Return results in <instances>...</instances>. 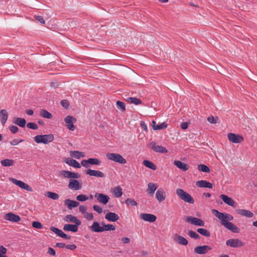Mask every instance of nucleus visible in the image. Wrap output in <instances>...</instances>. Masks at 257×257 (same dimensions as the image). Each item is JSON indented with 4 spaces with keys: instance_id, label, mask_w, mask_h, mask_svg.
Wrapping results in <instances>:
<instances>
[{
    "instance_id": "1",
    "label": "nucleus",
    "mask_w": 257,
    "mask_h": 257,
    "mask_svg": "<svg viewBox=\"0 0 257 257\" xmlns=\"http://www.w3.org/2000/svg\"><path fill=\"white\" fill-rule=\"evenodd\" d=\"M212 212L220 221L221 224L226 228L233 233H238L239 232V228L230 222L233 219L232 215L225 212H220L216 209H213Z\"/></svg>"
},
{
    "instance_id": "2",
    "label": "nucleus",
    "mask_w": 257,
    "mask_h": 257,
    "mask_svg": "<svg viewBox=\"0 0 257 257\" xmlns=\"http://www.w3.org/2000/svg\"><path fill=\"white\" fill-rule=\"evenodd\" d=\"M176 193L177 195L185 202L190 204H193L194 203L193 198L189 193L186 192L182 189H177Z\"/></svg>"
},
{
    "instance_id": "3",
    "label": "nucleus",
    "mask_w": 257,
    "mask_h": 257,
    "mask_svg": "<svg viewBox=\"0 0 257 257\" xmlns=\"http://www.w3.org/2000/svg\"><path fill=\"white\" fill-rule=\"evenodd\" d=\"M106 158L110 161L120 164H125L126 160L119 154L108 153L106 154Z\"/></svg>"
},
{
    "instance_id": "4",
    "label": "nucleus",
    "mask_w": 257,
    "mask_h": 257,
    "mask_svg": "<svg viewBox=\"0 0 257 257\" xmlns=\"http://www.w3.org/2000/svg\"><path fill=\"white\" fill-rule=\"evenodd\" d=\"M54 140V136L52 134L37 135L34 137V140L37 144H48Z\"/></svg>"
},
{
    "instance_id": "5",
    "label": "nucleus",
    "mask_w": 257,
    "mask_h": 257,
    "mask_svg": "<svg viewBox=\"0 0 257 257\" xmlns=\"http://www.w3.org/2000/svg\"><path fill=\"white\" fill-rule=\"evenodd\" d=\"M101 161L97 159V158H89L87 160H82L81 162V165L85 167L88 168L89 167V165H100L101 164Z\"/></svg>"
},
{
    "instance_id": "6",
    "label": "nucleus",
    "mask_w": 257,
    "mask_h": 257,
    "mask_svg": "<svg viewBox=\"0 0 257 257\" xmlns=\"http://www.w3.org/2000/svg\"><path fill=\"white\" fill-rule=\"evenodd\" d=\"M10 180L15 185L19 186L22 189H25L28 191L32 192L33 191V189L31 187L29 186L27 184L25 183V182L20 181L16 179L11 178L10 179Z\"/></svg>"
},
{
    "instance_id": "7",
    "label": "nucleus",
    "mask_w": 257,
    "mask_h": 257,
    "mask_svg": "<svg viewBox=\"0 0 257 257\" xmlns=\"http://www.w3.org/2000/svg\"><path fill=\"white\" fill-rule=\"evenodd\" d=\"M227 137L230 142L235 144L241 143L243 141V138L239 134L228 133Z\"/></svg>"
},
{
    "instance_id": "8",
    "label": "nucleus",
    "mask_w": 257,
    "mask_h": 257,
    "mask_svg": "<svg viewBox=\"0 0 257 257\" xmlns=\"http://www.w3.org/2000/svg\"><path fill=\"white\" fill-rule=\"evenodd\" d=\"M186 220L187 222L196 226H204L205 224L203 220L195 217L188 216Z\"/></svg>"
},
{
    "instance_id": "9",
    "label": "nucleus",
    "mask_w": 257,
    "mask_h": 257,
    "mask_svg": "<svg viewBox=\"0 0 257 257\" xmlns=\"http://www.w3.org/2000/svg\"><path fill=\"white\" fill-rule=\"evenodd\" d=\"M94 197L99 203L104 205L106 204L110 199V198L108 195L99 193H95Z\"/></svg>"
},
{
    "instance_id": "10",
    "label": "nucleus",
    "mask_w": 257,
    "mask_h": 257,
    "mask_svg": "<svg viewBox=\"0 0 257 257\" xmlns=\"http://www.w3.org/2000/svg\"><path fill=\"white\" fill-rule=\"evenodd\" d=\"M64 121L67 124V126L71 131H74L75 128L73 123L76 122V119L71 115H67L64 118Z\"/></svg>"
},
{
    "instance_id": "11",
    "label": "nucleus",
    "mask_w": 257,
    "mask_h": 257,
    "mask_svg": "<svg viewBox=\"0 0 257 257\" xmlns=\"http://www.w3.org/2000/svg\"><path fill=\"white\" fill-rule=\"evenodd\" d=\"M244 243L239 239H229L226 242V244L232 247H241L244 245Z\"/></svg>"
},
{
    "instance_id": "12",
    "label": "nucleus",
    "mask_w": 257,
    "mask_h": 257,
    "mask_svg": "<svg viewBox=\"0 0 257 257\" xmlns=\"http://www.w3.org/2000/svg\"><path fill=\"white\" fill-rule=\"evenodd\" d=\"M68 187L71 190H78L82 188V185L78 180L70 179Z\"/></svg>"
},
{
    "instance_id": "13",
    "label": "nucleus",
    "mask_w": 257,
    "mask_h": 257,
    "mask_svg": "<svg viewBox=\"0 0 257 257\" xmlns=\"http://www.w3.org/2000/svg\"><path fill=\"white\" fill-rule=\"evenodd\" d=\"M140 217L144 221H148L150 222H154L157 219V217L154 214L150 213H141Z\"/></svg>"
},
{
    "instance_id": "14",
    "label": "nucleus",
    "mask_w": 257,
    "mask_h": 257,
    "mask_svg": "<svg viewBox=\"0 0 257 257\" xmlns=\"http://www.w3.org/2000/svg\"><path fill=\"white\" fill-rule=\"evenodd\" d=\"M211 249V247L207 245L197 246L194 248V252L199 254H205L208 250Z\"/></svg>"
},
{
    "instance_id": "15",
    "label": "nucleus",
    "mask_w": 257,
    "mask_h": 257,
    "mask_svg": "<svg viewBox=\"0 0 257 257\" xmlns=\"http://www.w3.org/2000/svg\"><path fill=\"white\" fill-rule=\"evenodd\" d=\"M166 193L164 189L162 188H159L156 192V199L159 202H162L166 199Z\"/></svg>"
},
{
    "instance_id": "16",
    "label": "nucleus",
    "mask_w": 257,
    "mask_h": 257,
    "mask_svg": "<svg viewBox=\"0 0 257 257\" xmlns=\"http://www.w3.org/2000/svg\"><path fill=\"white\" fill-rule=\"evenodd\" d=\"M50 229L52 231L54 232L56 234H57L59 237L67 239L71 238V236L70 235L66 234V233H64L61 230L54 226L50 227Z\"/></svg>"
},
{
    "instance_id": "17",
    "label": "nucleus",
    "mask_w": 257,
    "mask_h": 257,
    "mask_svg": "<svg viewBox=\"0 0 257 257\" xmlns=\"http://www.w3.org/2000/svg\"><path fill=\"white\" fill-rule=\"evenodd\" d=\"M220 197L223 200V201L228 205L233 207H236L235 201L231 197H229L226 195L224 194L221 195Z\"/></svg>"
},
{
    "instance_id": "18",
    "label": "nucleus",
    "mask_w": 257,
    "mask_h": 257,
    "mask_svg": "<svg viewBox=\"0 0 257 257\" xmlns=\"http://www.w3.org/2000/svg\"><path fill=\"white\" fill-rule=\"evenodd\" d=\"M63 220L67 222H74L75 224L81 225V222L78 219L76 216H73L71 214L66 215Z\"/></svg>"
},
{
    "instance_id": "19",
    "label": "nucleus",
    "mask_w": 257,
    "mask_h": 257,
    "mask_svg": "<svg viewBox=\"0 0 257 257\" xmlns=\"http://www.w3.org/2000/svg\"><path fill=\"white\" fill-rule=\"evenodd\" d=\"M5 219L13 222H18L21 220V218L19 215L10 212L6 214Z\"/></svg>"
},
{
    "instance_id": "20",
    "label": "nucleus",
    "mask_w": 257,
    "mask_h": 257,
    "mask_svg": "<svg viewBox=\"0 0 257 257\" xmlns=\"http://www.w3.org/2000/svg\"><path fill=\"white\" fill-rule=\"evenodd\" d=\"M86 174L90 176H94V177H99V178H104L105 177V175L103 172H102L100 171L91 170V169L87 170L86 171Z\"/></svg>"
},
{
    "instance_id": "21",
    "label": "nucleus",
    "mask_w": 257,
    "mask_h": 257,
    "mask_svg": "<svg viewBox=\"0 0 257 257\" xmlns=\"http://www.w3.org/2000/svg\"><path fill=\"white\" fill-rule=\"evenodd\" d=\"M90 230L93 232H102L103 231V226H101L99 222L94 221L89 227Z\"/></svg>"
},
{
    "instance_id": "22",
    "label": "nucleus",
    "mask_w": 257,
    "mask_h": 257,
    "mask_svg": "<svg viewBox=\"0 0 257 257\" xmlns=\"http://www.w3.org/2000/svg\"><path fill=\"white\" fill-rule=\"evenodd\" d=\"M105 218L111 222H115L119 219V216L114 212H108L105 216Z\"/></svg>"
},
{
    "instance_id": "23",
    "label": "nucleus",
    "mask_w": 257,
    "mask_h": 257,
    "mask_svg": "<svg viewBox=\"0 0 257 257\" xmlns=\"http://www.w3.org/2000/svg\"><path fill=\"white\" fill-rule=\"evenodd\" d=\"M173 239L179 244L186 245L188 243L187 240L185 238L177 234H175L174 236Z\"/></svg>"
},
{
    "instance_id": "24",
    "label": "nucleus",
    "mask_w": 257,
    "mask_h": 257,
    "mask_svg": "<svg viewBox=\"0 0 257 257\" xmlns=\"http://www.w3.org/2000/svg\"><path fill=\"white\" fill-rule=\"evenodd\" d=\"M112 194L116 198H119L122 195V189L120 186H117L111 189Z\"/></svg>"
},
{
    "instance_id": "25",
    "label": "nucleus",
    "mask_w": 257,
    "mask_h": 257,
    "mask_svg": "<svg viewBox=\"0 0 257 257\" xmlns=\"http://www.w3.org/2000/svg\"><path fill=\"white\" fill-rule=\"evenodd\" d=\"M80 225L66 224L64 225L63 229L65 231L76 232L78 230V227Z\"/></svg>"
},
{
    "instance_id": "26",
    "label": "nucleus",
    "mask_w": 257,
    "mask_h": 257,
    "mask_svg": "<svg viewBox=\"0 0 257 257\" xmlns=\"http://www.w3.org/2000/svg\"><path fill=\"white\" fill-rule=\"evenodd\" d=\"M196 185L200 188H212L213 187L212 184L206 180L198 181L196 182Z\"/></svg>"
},
{
    "instance_id": "27",
    "label": "nucleus",
    "mask_w": 257,
    "mask_h": 257,
    "mask_svg": "<svg viewBox=\"0 0 257 257\" xmlns=\"http://www.w3.org/2000/svg\"><path fill=\"white\" fill-rule=\"evenodd\" d=\"M13 122L21 127H25L26 124V120L23 118L14 117Z\"/></svg>"
},
{
    "instance_id": "28",
    "label": "nucleus",
    "mask_w": 257,
    "mask_h": 257,
    "mask_svg": "<svg viewBox=\"0 0 257 257\" xmlns=\"http://www.w3.org/2000/svg\"><path fill=\"white\" fill-rule=\"evenodd\" d=\"M65 205L67 206L68 208L71 209L72 208L76 207L79 205V203L77 201L71 200L67 199L65 200Z\"/></svg>"
},
{
    "instance_id": "29",
    "label": "nucleus",
    "mask_w": 257,
    "mask_h": 257,
    "mask_svg": "<svg viewBox=\"0 0 257 257\" xmlns=\"http://www.w3.org/2000/svg\"><path fill=\"white\" fill-rule=\"evenodd\" d=\"M8 118V113L6 109H2L0 111V121L4 126Z\"/></svg>"
},
{
    "instance_id": "30",
    "label": "nucleus",
    "mask_w": 257,
    "mask_h": 257,
    "mask_svg": "<svg viewBox=\"0 0 257 257\" xmlns=\"http://www.w3.org/2000/svg\"><path fill=\"white\" fill-rule=\"evenodd\" d=\"M158 186L153 183H149L148 184V188L147 189V192L151 196H152L155 191L157 190Z\"/></svg>"
},
{
    "instance_id": "31",
    "label": "nucleus",
    "mask_w": 257,
    "mask_h": 257,
    "mask_svg": "<svg viewBox=\"0 0 257 257\" xmlns=\"http://www.w3.org/2000/svg\"><path fill=\"white\" fill-rule=\"evenodd\" d=\"M174 164L177 167H178L180 170H181L183 171H186L187 170H188V168H189L188 167V165L186 164H185L180 161L175 160L174 162Z\"/></svg>"
},
{
    "instance_id": "32",
    "label": "nucleus",
    "mask_w": 257,
    "mask_h": 257,
    "mask_svg": "<svg viewBox=\"0 0 257 257\" xmlns=\"http://www.w3.org/2000/svg\"><path fill=\"white\" fill-rule=\"evenodd\" d=\"M65 163L69 165L70 166L76 168H80L81 165L79 163V162L75 160H73L72 159H67L65 160Z\"/></svg>"
},
{
    "instance_id": "33",
    "label": "nucleus",
    "mask_w": 257,
    "mask_h": 257,
    "mask_svg": "<svg viewBox=\"0 0 257 257\" xmlns=\"http://www.w3.org/2000/svg\"><path fill=\"white\" fill-rule=\"evenodd\" d=\"M236 211L238 214L247 217H252L253 215L252 212L247 210L239 209L237 210Z\"/></svg>"
},
{
    "instance_id": "34",
    "label": "nucleus",
    "mask_w": 257,
    "mask_h": 257,
    "mask_svg": "<svg viewBox=\"0 0 257 257\" xmlns=\"http://www.w3.org/2000/svg\"><path fill=\"white\" fill-rule=\"evenodd\" d=\"M151 149L157 153H166L168 152L167 149L162 146H151Z\"/></svg>"
},
{
    "instance_id": "35",
    "label": "nucleus",
    "mask_w": 257,
    "mask_h": 257,
    "mask_svg": "<svg viewBox=\"0 0 257 257\" xmlns=\"http://www.w3.org/2000/svg\"><path fill=\"white\" fill-rule=\"evenodd\" d=\"M40 115L43 117L49 119L52 118L53 116L52 114L50 112L43 109H40Z\"/></svg>"
},
{
    "instance_id": "36",
    "label": "nucleus",
    "mask_w": 257,
    "mask_h": 257,
    "mask_svg": "<svg viewBox=\"0 0 257 257\" xmlns=\"http://www.w3.org/2000/svg\"><path fill=\"white\" fill-rule=\"evenodd\" d=\"M143 164L146 167H148L153 170H156L157 169L156 166L153 162L148 161V160H144L143 161Z\"/></svg>"
},
{
    "instance_id": "37",
    "label": "nucleus",
    "mask_w": 257,
    "mask_h": 257,
    "mask_svg": "<svg viewBox=\"0 0 257 257\" xmlns=\"http://www.w3.org/2000/svg\"><path fill=\"white\" fill-rule=\"evenodd\" d=\"M126 100L128 102L135 104V105L141 104L142 103V100L137 97H128Z\"/></svg>"
},
{
    "instance_id": "38",
    "label": "nucleus",
    "mask_w": 257,
    "mask_h": 257,
    "mask_svg": "<svg viewBox=\"0 0 257 257\" xmlns=\"http://www.w3.org/2000/svg\"><path fill=\"white\" fill-rule=\"evenodd\" d=\"M70 155L71 157L75 158L76 159H79L81 157H83L84 155L83 154V153L77 151H70Z\"/></svg>"
},
{
    "instance_id": "39",
    "label": "nucleus",
    "mask_w": 257,
    "mask_h": 257,
    "mask_svg": "<svg viewBox=\"0 0 257 257\" xmlns=\"http://www.w3.org/2000/svg\"><path fill=\"white\" fill-rule=\"evenodd\" d=\"M14 163V160L11 159H4L1 161V164L4 167H10L13 165Z\"/></svg>"
},
{
    "instance_id": "40",
    "label": "nucleus",
    "mask_w": 257,
    "mask_h": 257,
    "mask_svg": "<svg viewBox=\"0 0 257 257\" xmlns=\"http://www.w3.org/2000/svg\"><path fill=\"white\" fill-rule=\"evenodd\" d=\"M197 231L202 235L206 237H209L211 234L209 230L203 228H198Z\"/></svg>"
},
{
    "instance_id": "41",
    "label": "nucleus",
    "mask_w": 257,
    "mask_h": 257,
    "mask_svg": "<svg viewBox=\"0 0 257 257\" xmlns=\"http://www.w3.org/2000/svg\"><path fill=\"white\" fill-rule=\"evenodd\" d=\"M101 224L103 226V231L108 230H114L115 229V227L113 225L109 224H105L104 222L101 223Z\"/></svg>"
},
{
    "instance_id": "42",
    "label": "nucleus",
    "mask_w": 257,
    "mask_h": 257,
    "mask_svg": "<svg viewBox=\"0 0 257 257\" xmlns=\"http://www.w3.org/2000/svg\"><path fill=\"white\" fill-rule=\"evenodd\" d=\"M46 196L54 200H58L59 198V195L58 194L50 191L47 192Z\"/></svg>"
},
{
    "instance_id": "43",
    "label": "nucleus",
    "mask_w": 257,
    "mask_h": 257,
    "mask_svg": "<svg viewBox=\"0 0 257 257\" xmlns=\"http://www.w3.org/2000/svg\"><path fill=\"white\" fill-rule=\"evenodd\" d=\"M198 170L199 171H201L205 173H209L210 172V169L205 165L203 164H200L198 165Z\"/></svg>"
},
{
    "instance_id": "44",
    "label": "nucleus",
    "mask_w": 257,
    "mask_h": 257,
    "mask_svg": "<svg viewBox=\"0 0 257 257\" xmlns=\"http://www.w3.org/2000/svg\"><path fill=\"white\" fill-rule=\"evenodd\" d=\"M60 175L65 178L71 179V172L69 171L62 170L60 172Z\"/></svg>"
},
{
    "instance_id": "45",
    "label": "nucleus",
    "mask_w": 257,
    "mask_h": 257,
    "mask_svg": "<svg viewBox=\"0 0 257 257\" xmlns=\"http://www.w3.org/2000/svg\"><path fill=\"white\" fill-rule=\"evenodd\" d=\"M124 203L127 205H131L132 206H137L138 204L137 202L135 200L131 198L126 199L125 200Z\"/></svg>"
},
{
    "instance_id": "46",
    "label": "nucleus",
    "mask_w": 257,
    "mask_h": 257,
    "mask_svg": "<svg viewBox=\"0 0 257 257\" xmlns=\"http://www.w3.org/2000/svg\"><path fill=\"white\" fill-rule=\"evenodd\" d=\"M188 235L191 238L195 239H199L200 238L199 235L193 230H189Z\"/></svg>"
},
{
    "instance_id": "47",
    "label": "nucleus",
    "mask_w": 257,
    "mask_h": 257,
    "mask_svg": "<svg viewBox=\"0 0 257 257\" xmlns=\"http://www.w3.org/2000/svg\"><path fill=\"white\" fill-rule=\"evenodd\" d=\"M116 106L117 108L119 109H120L122 111H125V105L124 102L120 101H117L116 102Z\"/></svg>"
},
{
    "instance_id": "48",
    "label": "nucleus",
    "mask_w": 257,
    "mask_h": 257,
    "mask_svg": "<svg viewBox=\"0 0 257 257\" xmlns=\"http://www.w3.org/2000/svg\"><path fill=\"white\" fill-rule=\"evenodd\" d=\"M168 126L166 122H163L159 124H157L155 126V130H160L166 128Z\"/></svg>"
},
{
    "instance_id": "49",
    "label": "nucleus",
    "mask_w": 257,
    "mask_h": 257,
    "mask_svg": "<svg viewBox=\"0 0 257 257\" xmlns=\"http://www.w3.org/2000/svg\"><path fill=\"white\" fill-rule=\"evenodd\" d=\"M88 197L84 194H80L76 196V199L79 201L84 202L88 200Z\"/></svg>"
},
{
    "instance_id": "50",
    "label": "nucleus",
    "mask_w": 257,
    "mask_h": 257,
    "mask_svg": "<svg viewBox=\"0 0 257 257\" xmlns=\"http://www.w3.org/2000/svg\"><path fill=\"white\" fill-rule=\"evenodd\" d=\"M218 119V118L217 117H214L212 115L209 116L207 118L208 121L212 124H215L217 123V120Z\"/></svg>"
},
{
    "instance_id": "51",
    "label": "nucleus",
    "mask_w": 257,
    "mask_h": 257,
    "mask_svg": "<svg viewBox=\"0 0 257 257\" xmlns=\"http://www.w3.org/2000/svg\"><path fill=\"white\" fill-rule=\"evenodd\" d=\"M27 126L31 129L37 130L38 128V125L34 122H29L27 124Z\"/></svg>"
},
{
    "instance_id": "52",
    "label": "nucleus",
    "mask_w": 257,
    "mask_h": 257,
    "mask_svg": "<svg viewBox=\"0 0 257 257\" xmlns=\"http://www.w3.org/2000/svg\"><path fill=\"white\" fill-rule=\"evenodd\" d=\"M32 226L33 227L38 228V229H41L43 227V225L41 224V223L39 221H34L32 223Z\"/></svg>"
},
{
    "instance_id": "53",
    "label": "nucleus",
    "mask_w": 257,
    "mask_h": 257,
    "mask_svg": "<svg viewBox=\"0 0 257 257\" xmlns=\"http://www.w3.org/2000/svg\"><path fill=\"white\" fill-rule=\"evenodd\" d=\"M61 104L63 107H64L66 109H67L70 105L69 101L66 99L62 100L61 101Z\"/></svg>"
},
{
    "instance_id": "54",
    "label": "nucleus",
    "mask_w": 257,
    "mask_h": 257,
    "mask_svg": "<svg viewBox=\"0 0 257 257\" xmlns=\"http://www.w3.org/2000/svg\"><path fill=\"white\" fill-rule=\"evenodd\" d=\"M93 208L94 210L96 211L99 214H101L103 212L102 208L98 205H94L93 206Z\"/></svg>"
},
{
    "instance_id": "55",
    "label": "nucleus",
    "mask_w": 257,
    "mask_h": 257,
    "mask_svg": "<svg viewBox=\"0 0 257 257\" xmlns=\"http://www.w3.org/2000/svg\"><path fill=\"white\" fill-rule=\"evenodd\" d=\"M84 217L88 220H92L94 218L93 215L92 213L86 212L84 214Z\"/></svg>"
},
{
    "instance_id": "56",
    "label": "nucleus",
    "mask_w": 257,
    "mask_h": 257,
    "mask_svg": "<svg viewBox=\"0 0 257 257\" xmlns=\"http://www.w3.org/2000/svg\"><path fill=\"white\" fill-rule=\"evenodd\" d=\"M23 141L22 139H14L10 142L11 145H18L19 143Z\"/></svg>"
},
{
    "instance_id": "57",
    "label": "nucleus",
    "mask_w": 257,
    "mask_h": 257,
    "mask_svg": "<svg viewBox=\"0 0 257 257\" xmlns=\"http://www.w3.org/2000/svg\"><path fill=\"white\" fill-rule=\"evenodd\" d=\"M81 176L79 173L71 172V179H78Z\"/></svg>"
},
{
    "instance_id": "58",
    "label": "nucleus",
    "mask_w": 257,
    "mask_h": 257,
    "mask_svg": "<svg viewBox=\"0 0 257 257\" xmlns=\"http://www.w3.org/2000/svg\"><path fill=\"white\" fill-rule=\"evenodd\" d=\"M10 130L13 134H16L18 132L19 128L15 125H12L10 127Z\"/></svg>"
},
{
    "instance_id": "59",
    "label": "nucleus",
    "mask_w": 257,
    "mask_h": 257,
    "mask_svg": "<svg viewBox=\"0 0 257 257\" xmlns=\"http://www.w3.org/2000/svg\"><path fill=\"white\" fill-rule=\"evenodd\" d=\"M35 19L37 21L39 22L41 24H45V20H44L43 17L41 16H35Z\"/></svg>"
},
{
    "instance_id": "60",
    "label": "nucleus",
    "mask_w": 257,
    "mask_h": 257,
    "mask_svg": "<svg viewBox=\"0 0 257 257\" xmlns=\"http://www.w3.org/2000/svg\"><path fill=\"white\" fill-rule=\"evenodd\" d=\"M47 253L50 254V255H56V251L52 247H48V252Z\"/></svg>"
},
{
    "instance_id": "61",
    "label": "nucleus",
    "mask_w": 257,
    "mask_h": 257,
    "mask_svg": "<svg viewBox=\"0 0 257 257\" xmlns=\"http://www.w3.org/2000/svg\"><path fill=\"white\" fill-rule=\"evenodd\" d=\"M79 211L83 214L86 213L87 208L83 205H80L79 207Z\"/></svg>"
},
{
    "instance_id": "62",
    "label": "nucleus",
    "mask_w": 257,
    "mask_h": 257,
    "mask_svg": "<svg viewBox=\"0 0 257 257\" xmlns=\"http://www.w3.org/2000/svg\"><path fill=\"white\" fill-rule=\"evenodd\" d=\"M65 247L67 248V249H70V250H74L76 248V245H75V244H66V246H65Z\"/></svg>"
},
{
    "instance_id": "63",
    "label": "nucleus",
    "mask_w": 257,
    "mask_h": 257,
    "mask_svg": "<svg viewBox=\"0 0 257 257\" xmlns=\"http://www.w3.org/2000/svg\"><path fill=\"white\" fill-rule=\"evenodd\" d=\"M140 125L146 131H148L147 125L145 121H142L140 123Z\"/></svg>"
},
{
    "instance_id": "64",
    "label": "nucleus",
    "mask_w": 257,
    "mask_h": 257,
    "mask_svg": "<svg viewBox=\"0 0 257 257\" xmlns=\"http://www.w3.org/2000/svg\"><path fill=\"white\" fill-rule=\"evenodd\" d=\"M7 249L6 247L3 245L0 246V253L5 254L7 253Z\"/></svg>"
}]
</instances>
